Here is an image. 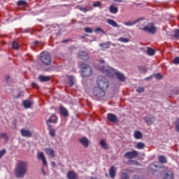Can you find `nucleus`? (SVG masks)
Listing matches in <instances>:
<instances>
[{
    "label": "nucleus",
    "mask_w": 179,
    "mask_h": 179,
    "mask_svg": "<svg viewBox=\"0 0 179 179\" xmlns=\"http://www.w3.org/2000/svg\"><path fill=\"white\" fill-rule=\"evenodd\" d=\"M138 155L139 154L138 151L132 150V151L126 152L124 156L125 159H135L136 157H138Z\"/></svg>",
    "instance_id": "6e6552de"
},
{
    "label": "nucleus",
    "mask_w": 179,
    "mask_h": 179,
    "mask_svg": "<svg viewBox=\"0 0 179 179\" xmlns=\"http://www.w3.org/2000/svg\"><path fill=\"white\" fill-rule=\"evenodd\" d=\"M48 131H49V135L52 138H55V129L51 126L50 124H48Z\"/></svg>",
    "instance_id": "6ab92c4d"
},
{
    "label": "nucleus",
    "mask_w": 179,
    "mask_h": 179,
    "mask_svg": "<svg viewBox=\"0 0 179 179\" xmlns=\"http://www.w3.org/2000/svg\"><path fill=\"white\" fill-rule=\"evenodd\" d=\"M2 138L4 139H8V134L6 133L0 134V139H2Z\"/></svg>",
    "instance_id": "ea45409f"
},
{
    "label": "nucleus",
    "mask_w": 179,
    "mask_h": 179,
    "mask_svg": "<svg viewBox=\"0 0 179 179\" xmlns=\"http://www.w3.org/2000/svg\"><path fill=\"white\" fill-rule=\"evenodd\" d=\"M136 149H139V150H142L145 148V143H142V142H139L136 144Z\"/></svg>",
    "instance_id": "473e14b6"
},
{
    "label": "nucleus",
    "mask_w": 179,
    "mask_h": 179,
    "mask_svg": "<svg viewBox=\"0 0 179 179\" xmlns=\"http://www.w3.org/2000/svg\"><path fill=\"white\" fill-rule=\"evenodd\" d=\"M119 41H121V43H129V39L128 38L121 37L119 38Z\"/></svg>",
    "instance_id": "4c0bfd02"
},
{
    "label": "nucleus",
    "mask_w": 179,
    "mask_h": 179,
    "mask_svg": "<svg viewBox=\"0 0 179 179\" xmlns=\"http://www.w3.org/2000/svg\"><path fill=\"white\" fill-rule=\"evenodd\" d=\"M80 75L82 78H89V76H92L93 70L92 69V66H90L89 64L82 63L80 64Z\"/></svg>",
    "instance_id": "7ed1b4c3"
},
{
    "label": "nucleus",
    "mask_w": 179,
    "mask_h": 179,
    "mask_svg": "<svg viewBox=\"0 0 179 179\" xmlns=\"http://www.w3.org/2000/svg\"><path fill=\"white\" fill-rule=\"evenodd\" d=\"M17 6H26L27 5V2L24 0H20L17 2Z\"/></svg>",
    "instance_id": "c756f323"
},
{
    "label": "nucleus",
    "mask_w": 179,
    "mask_h": 179,
    "mask_svg": "<svg viewBox=\"0 0 179 179\" xmlns=\"http://www.w3.org/2000/svg\"><path fill=\"white\" fill-rule=\"evenodd\" d=\"M99 62H100L101 64H104V59H100V60H99Z\"/></svg>",
    "instance_id": "4d7b16f0"
},
{
    "label": "nucleus",
    "mask_w": 179,
    "mask_h": 179,
    "mask_svg": "<svg viewBox=\"0 0 179 179\" xmlns=\"http://www.w3.org/2000/svg\"><path fill=\"white\" fill-rule=\"evenodd\" d=\"M103 71H104V72H106V73H107V75H108L110 78H112L113 76H114V75L116 76L117 79H118V80H120V82H125L126 80V78L125 76H124V74H122V73L120 72V71H117V70L111 68V67H108L107 69H103Z\"/></svg>",
    "instance_id": "f03ea898"
},
{
    "label": "nucleus",
    "mask_w": 179,
    "mask_h": 179,
    "mask_svg": "<svg viewBox=\"0 0 179 179\" xmlns=\"http://www.w3.org/2000/svg\"><path fill=\"white\" fill-rule=\"evenodd\" d=\"M155 79H158V80H161L163 79V75L160 74V73H157L155 75Z\"/></svg>",
    "instance_id": "58836bf2"
},
{
    "label": "nucleus",
    "mask_w": 179,
    "mask_h": 179,
    "mask_svg": "<svg viewBox=\"0 0 179 179\" xmlns=\"http://www.w3.org/2000/svg\"><path fill=\"white\" fill-rule=\"evenodd\" d=\"M176 131L179 134V117L176 120L175 122Z\"/></svg>",
    "instance_id": "c9c22d12"
},
{
    "label": "nucleus",
    "mask_w": 179,
    "mask_h": 179,
    "mask_svg": "<svg viewBox=\"0 0 179 179\" xmlns=\"http://www.w3.org/2000/svg\"><path fill=\"white\" fill-rule=\"evenodd\" d=\"M38 41H35L34 42V44H38Z\"/></svg>",
    "instance_id": "13d9d810"
},
{
    "label": "nucleus",
    "mask_w": 179,
    "mask_h": 179,
    "mask_svg": "<svg viewBox=\"0 0 179 179\" xmlns=\"http://www.w3.org/2000/svg\"><path fill=\"white\" fill-rule=\"evenodd\" d=\"M29 164L24 161H19L15 168V177L17 178H23L27 173V167Z\"/></svg>",
    "instance_id": "f257e3e1"
},
{
    "label": "nucleus",
    "mask_w": 179,
    "mask_h": 179,
    "mask_svg": "<svg viewBox=\"0 0 179 179\" xmlns=\"http://www.w3.org/2000/svg\"><path fill=\"white\" fill-rule=\"evenodd\" d=\"M40 60L44 65L48 66V65H51V55L48 52H42L41 54Z\"/></svg>",
    "instance_id": "423d86ee"
},
{
    "label": "nucleus",
    "mask_w": 179,
    "mask_h": 179,
    "mask_svg": "<svg viewBox=\"0 0 179 179\" xmlns=\"http://www.w3.org/2000/svg\"><path fill=\"white\" fill-rule=\"evenodd\" d=\"M107 23H108V24H110V26H113V27H118V24H117L116 22L112 19H108Z\"/></svg>",
    "instance_id": "393cba45"
},
{
    "label": "nucleus",
    "mask_w": 179,
    "mask_h": 179,
    "mask_svg": "<svg viewBox=\"0 0 179 179\" xmlns=\"http://www.w3.org/2000/svg\"><path fill=\"white\" fill-rule=\"evenodd\" d=\"M67 178L68 179H78V175L73 171H69L67 173Z\"/></svg>",
    "instance_id": "2eb2a0df"
},
{
    "label": "nucleus",
    "mask_w": 179,
    "mask_h": 179,
    "mask_svg": "<svg viewBox=\"0 0 179 179\" xmlns=\"http://www.w3.org/2000/svg\"><path fill=\"white\" fill-rule=\"evenodd\" d=\"M43 166H47V161L45 160V158L42 159Z\"/></svg>",
    "instance_id": "603ef678"
},
{
    "label": "nucleus",
    "mask_w": 179,
    "mask_h": 179,
    "mask_svg": "<svg viewBox=\"0 0 179 179\" xmlns=\"http://www.w3.org/2000/svg\"><path fill=\"white\" fill-rule=\"evenodd\" d=\"M109 10H110V13H113V14L118 13V8L117 7L114 6V5H111L110 6Z\"/></svg>",
    "instance_id": "b1692460"
},
{
    "label": "nucleus",
    "mask_w": 179,
    "mask_h": 179,
    "mask_svg": "<svg viewBox=\"0 0 179 179\" xmlns=\"http://www.w3.org/2000/svg\"><path fill=\"white\" fill-rule=\"evenodd\" d=\"M57 121H58V118L57 117V115H52L50 117V118H49L48 120L47 121V124L48 125H50V124H51L52 122H53V124H55Z\"/></svg>",
    "instance_id": "a211bd4d"
},
{
    "label": "nucleus",
    "mask_w": 179,
    "mask_h": 179,
    "mask_svg": "<svg viewBox=\"0 0 179 179\" xmlns=\"http://www.w3.org/2000/svg\"><path fill=\"white\" fill-rule=\"evenodd\" d=\"M38 159H41V160H43L44 159H45V157L44 156V153H43V152H39L38 154Z\"/></svg>",
    "instance_id": "a19ab883"
},
{
    "label": "nucleus",
    "mask_w": 179,
    "mask_h": 179,
    "mask_svg": "<svg viewBox=\"0 0 179 179\" xmlns=\"http://www.w3.org/2000/svg\"><path fill=\"white\" fill-rule=\"evenodd\" d=\"M51 166H52V167H56L57 164L54 162H51Z\"/></svg>",
    "instance_id": "864d4df0"
},
{
    "label": "nucleus",
    "mask_w": 179,
    "mask_h": 179,
    "mask_svg": "<svg viewBox=\"0 0 179 179\" xmlns=\"http://www.w3.org/2000/svg\"><path fill=\"white\" fill-rule=\"evenodd\" d=\"M20 134L24 138H31V136H33V133H31L30 130L26 129H22L20 130Z\"/></svg>",
    "instance_id": "1a4fd4ad"
},
{
    "label": "nucleus",
    "mask_w": 179,
    "mask_h": 179,
    "mask_svg": "<svg viewBox=\"0 0 179 179\" xmlns=\"http://www.w3.org/2000/svg\"><path fill=\"white\" fill-rule=\"evenodd\" d=\"M38 79L40 82H48L51 78L50 76H39Z\"/></svg>",
    "instance_id": "412c9836"
},
{
    "label": "nucleus",
    "mask_w": 179,
    "mask_h": 179,
    "mask_svg": "<svg viewBox=\"0 0 179 179\" xmlns=\"http://www.w3.org/2000/svg\"><path fill=\"white\" fill-rule=\"evenodd\" d=\"M122 179H129V176H128V173L124 172L122 173Z\"/></svg>",
    "instance_id": "79ce46f5"
},
{
    "label": "nucleus",
    "mask_w": 179,
    "mask_h": 179,
    "mask_svg": "<svg viewBox=\"0 0 179 179\" xmlns=\"http://www.w3.org/2000/svg\"><path fill=\"white\" fill-rule=\"evenodd\" d=\"M94 31L95 33H99V32L104 33V31L100 27L95 28Z\"/></svg>",
    "instance_id": "a18cd8bd"
},
{
    "label": "nucleus",
    "mask_w": 179,
    "mask_h": 179,
    "mask_svg": "<svg viewBox=\"0 0 179 179\" xmlns=\"http://www.w3.org/2000/svg\"><path fill=\"white\" fill-rule=\"evenodd\" d=\"M139 29L150 34H156L157 33V28L155 26V23H148L144 27H139Z\"/></svg>",
    "instance_id": "20e7f679"
},
{
    "label": "nucleus",
    "mask_w": 179,
    "mask_h": 179,
    "mask_svg": "<svg viewBox=\"0 0 179 179\" xmlns=\"http://www.w3.org/2000/svg\"><path fill=\"white\" fill-rule=\"evenodd\" d=\"M141 20H143V18H138L133 22L129 21L127 22H124L123 24H124V26H134V24H136V23H139Z\"/></svg>",
    "instance_id": "4468645a"
},
{
    "label": "nucleus",
    "mask_w": 179,
    "mask_h": 179,
    "mask_svg": "<svg viewBox=\"0 0 179 179\" xmlns=\"http://www.w3.org/2000/svg\"><path fill=\"white\" fill-rule=\"evenodd\" d=\"M84 30L85 33H93V29H92L90 27H85Z\"/></svg>",
    "instance_id": "c03bdc74"
},
{
    "label": "nucleus",
    "mask_w": 179,
    "mask_h": 179,
    "mask_svg": "<svg viewBox=\"0 0 179 179\" xmlns=\"http://www.w3.org/2000/svg\"><path fill=\"white\" fill-rule=\"evenodd\" d=\"M5 153H6V149H3L0 151V159H2V157H3V155H5Z\"/></svg>",
    "instance_id": "49530a36"
},
{
    "label": "nucleus",
    "mask_w": 179,
    "mask_h": 179,
    "mask_svg": "<svg viewBox=\"0 0 179 179\" xmlns=\"http://www.w3.org/2000/svg\"><path fill=\"white\" fill-rule=\"evenodd\" d=\"M5 79H6V83H8L9 80H10V76L7 75L5 76Z\"/></svg>",
    "instance_id": "3c124183"
},
{
    "label": "nucleus",
    "mask_w": 179,
    "mask_h": 179,
    "mask_svg": "<svg viewBox=\"0 0 179 179\" xmlns=\"http://www.w3.org/2000/svg\"><path fill=\"white\" fill-rule=\"evenodd\" d=\"M138 69L141 73H146L148 72V67L146 66H138Z\"/></svg>",
    "instance_id": "4be33fe9"
},
{
    "label": "nucleus",
    "mask_w": 179,
    "mask_h": 179,
    "mask_svg": "<svg viewBox=\"0 0 179 179\" xmlns=\"http://www.w3.org/2000/svg\"><path fill=\"white\" fill-rule=\"evenodd\" d=\"M115 174H117V169L115 166H112L109 169V176L110 178H115Z\"/></svg>",
    "instance_id": "f8f14e48"
},
{
    "label": "nucleus",
    "mask_w": 179,
    "mask_h": 179,
    "mask_svg": "<svg viewBox=\"0 0 179 179\" xmlns=\"http://www.w3.org/2000/svg\"><path fill=\"white\" fill-rule=\"evenodd\" d=\"M173 64H176V65H178L179 64V57H177L173 59Z\"/></svg>",
    "instance_id": "8fccbe9b"
},
{
    "label": "nucleus",
    "mask_w": 179,
    "mask_h": 179,
    "mask_svg": "<svg viewBox=\"0 0 179 179\" xmlns=\"http://www.w3.org/2000/svg\"><path fill=\"white\" fill-rule=\"evenodd\" d=\"M137 93H143L145 92V88L140 87L136 89Z\"/></svg>",
    "instance_id": "37998d69"
},
{
    "label": "nucleus",
    "mask_w": 179,
    "mask_h": 179,
    "mask_svg": "<svg viewBox=\"0 0 179 179\" xmlns=\"http://www.w3.org/2000/svg\"><path fill=\"white\" fill-rule=\"evenodd\" d=\"M99 143H100L101 146H102L103 149L108 148V146L107 145V143H106V141L101 140Z\"/></svg>",
    "instance_id": "2f4dec72"
},
{
    "label": "nucleus",
    "mask_w": 179,
    "mask_h": 179,
    "mask_svg": "<svg viewBox=\"0 0 179 179\" xmlns=\"http://www.w3.org/2000/svg\"><path fill=\"white\" fill-rule=\"evenodd\" d=\"M79 142L84 148H89V139L87 137H82L79 139Z\"/></svg>",
    "instance_id": "9b49d317"
},
{
    "label": "nucleus",
    "mask_w": 179,
    "mask_h": 179,
    "mask_svg": "<svg viewBox=\"0 0 179 179\" xmlns=\"http://www.w3.org/2000/svg\"><path fill=\"white\" fill-rule=\"evenodd\" d=\"M145 121L148 124H153L155 122V117H145Z\"/></svg>",
    "instance_id": "7c9ffc66"
},
{
    "label": "nucleus",
    "mask_w": 179,
    "mask_h": 179,
    "mask_svg": "<svg viewBox=\"0 0 179 179\" xmlns=\"http://www.w3.org/2000/svg\"><path fill=\"white\" fill-rule=\"evenodd\" d=\"M12 47L14 50H19V43H17L16 41H13Z\"/></svg>",
    "instance_id": "e433bc0d"
},
{
    "label": "nucleus",
    "mask_w": 179,
    "mask_h": 179,
    "mask_svg": "<svg viewBox=\"0 0 179 179\" xmlns=\"http://www.w3.org/2000/svg\"><path fill=\"white\" fill-rule=\"evenodd\" d=\"M92 94L95 97H104L106 96V90H103L99 87H94L92 90Z\"/></svg>",
    "instance_id": "0eeeda50"
},
{
    "label": "nucleus",
    "mask_w": 179,
    "mask_h": 179,
    "mask_svg": "<svg viewBox=\"0 0 179 179\" xmlns=\"http://www.w3.org/2000/svg\"><path fill=\"white\" fill-rule=\"evenodd\" d=\"M158 160L160 163H162V164L167 163V158H166V157L163 155H160L158 157Z\"/></svg>",
    "instance_id": "c85d7f7f"
},
{
    "label": "nucleus",
    "mask_w": 179,
    "mask_h": 179,
    "mask_svg": "<svg viewBox=\"0 0 179 179\" xmlns=\"http://www.w3.org/2000/svg\"><path fill=\"white\" fill-rule=\"evenodd\" d=\"M174 178V176L173 175V172L171 171H167L166 172L165 176L164 177V179H173Z\"/></svg>",
    "instance_id": "aec40b11"
},
{
    "label": "nucleus",
    "mask_w": 179,
    "mask_h": 179,
    "mask_svg": "<svg viewBox=\"0 0 179 179\" xmlns=\"http://www.w3.org/2000/svg\"><path fill=\"white\" fill-rule=\"evenodd\" d=\"M101 5V3L100 1H96L93 3V6L94 8H97V7L100 6Z\"/></svg>",
    "instance_id": "de8ad7c7"
},
{
    "label": "nucleus",
    "mask_w": 179,
    "mask_h": 179,
    "mask_svg": "<svg viewBox=\"0 0 179 179\" xmlns=\"http://www.w3.org/2000/svg\"><path fill=\"white\" fill-rule=\"evenodd\" d=\"M23 106L24 108H30V107H31V101L25 100L23 101Z\"/></svg>",
    "instance_id": "a878e982"
},
{
    "label": "nucleus",
    "mask_w": 179,
    "mask_h": 179,
    "mask_svg": "<svg viewBox=\"0 0 179 179\" xmlns=\"http://www.w3.org/2000/svg\"><path fill=\"white\" fill-rule=\"evenodd\" d=\"M173 37L174 38H179V29H174L173 30Z\"/></svg>",
    "instance_id": "72a5a7b5"
},
{
    "label": "nucleus",
    "mask_w": 179,
    "mask_h": 179,
    "mask_svg": "<svg viewBox=\"0 0 179 179\" xmlns=\"http://www.w3.org/2000/svg\"><path fill=\"white\" fill-rule=\"evenodd\" d=\"M98 87L107 90L108 89V80L106 77L99 76L96 80Z\"/></svg>",
    "instance_id": "39448f33"
},
{
    "label": "nucleus",
    "mask_w": 179,
    "mask_h": 179,
    "mask_svg": "<svg viewBox=\"0 0 179 179\" xmlns=\"http://www.w3.org/2000/svg\"><path fill=\"white\" fill-rule=\"evenodd\" d=\"M79 9H80L81 11L84 12V13H86V12H88V11H89V10L87 9V8L80 7Z\"/></svg>",
    "instance_id": "09e8293b"
},
{
    "label": "nucleus",
    "mask_w": 179,
    "mask_h": 179,
    "mask_svg": "<svg viewBox=\"0 0 179 179\" xmlns=\"http://www.w3.org/2000/svg\"><path fill=\"white\" fill-rule=\"evenodd\" d=\"M59 111L63 117H68L69 115V112H68V110L64 106L59 107Z\"/></svg>",
    "instance_id": "dca6fc26"
},
{
    "label": "nucleus",
    "mask_w": 179,
    "mask_h": 179,
    "mask_svg": "<svg viewBox=\"0 0 179 179\" xmlns=\"http://www.w3.org/2000/svg\"><path fill=\"white\" fill-rule=\"evenodd\" d=\"M107 120L110 121V122H113V124H115V122H118V117L113 113H108Z\"/></svg>",
    "instance_id": "9d476101"
},
{
    "label": "nucleus",
    "mask_w": 179,
    "mask_h": 179,
    "mask_svg": "<svg viewBox=\"0 0 179 179\" xmlns=\"http://www.w3.org/2000/svg\"><path fill=\"white\" fill-rule=\"evenodd\" d=\"M45 151L46 152V155H48V156H50L52 158H53L55 156V152L52 148H45Z\"/></svg>",
    "instance_id": "f3484780"
},
{
    "label": "nucleus",
    "mask_w": 179,
    "mask_h": 179,
    "mask_svg": "<svg viewBox=\"0 0 179 179\" xmlns=\"http://www.w3.org/2000/svg\"><path fill=\"white\" fill-rule=\"evenodd\" d=\"M142 132L139 131H136L134 132V138L135 139H142Z\"/></svg>",
    "instance_id": "bb28decb"
},
{
    "label": "nucleus",
    "mask_w": 179,
    "mask_h": 179,
    "mask_svg": "<svg viewBox=\"0 0 179 179\" xmlns=\"http://www.w3.org/2000/svg\"><path fill=\"white\" fill-rule=\"evenodd\" d=\"M78 56L80 59H84V61H87L90 58L89 55L86 52H79Z\"/></svg>",
    "instance_id": "ddd939ff"
},
{
    "label": "nucleus",
    "mask_w": 179,
    "mask_h": 179,
    "mask_svg": "<svg viewBox=\"0 0 179 179\" xmlns=\"http://www.w3.org/2000/svg\"><path fill=\"white\" fill-rule=\"evenodd\" d=\"M69 85L70 87H72V86L75 85V78H73V76L69 77Z\"/></svg>",
    "instance_id": "cd10ccee"
},
{
    "label": "nucleus",
    "mask_w": 179,
    "mask_h": 179,
    "mask_svg": "<svg viewBox=\"0 0 179 179\" xmlns=\"http://www.w3.org/2000/svg\"><path fill=\"white\" fill-rule=\"evenodd\" d=\"M32 87H37V84L35 83H32Z\"/></svg>",
    "instance_id": "6e6d98bb"
},
{
    "label": "nucleus",
    "mask_w": 179,
    "mask_h": 179,
    "mask_svg": "<svg viewBox=\"0 0 179 179\" xmlns=\"http://www.w3.org/2000/svg\"><path fill=\"white\" fill-rule=\"evenodd\" d=\"M119 2H121V0H118Z\"/></svg>",
    "instance_id": "052dcab7"
},
{
    "label": "nucleus",
    "mask_w": 179,
    "mask_h": 179,
    "mask_svg": "<svg viewBox=\"0 0 179 179\" xmlns=\"http://www.w3.org/2000/svg\"><path fill=\"white\" fill-rule=\"evenodd\" d=\"M154 167H157L156 165H152Z\"/></svg>",
    "instance_id": "bf43d9fd"
},
{
    "label": "nucleus",
    "mask_w": 179,
    "mask_h": 179,
    "mask_svg": "<svg viewBox=\"0 0 179 179\" xmlns=\"http://www.w3.org/2000/svg\"><path fill=\"white\" fill-rule=\"evenodd\" d=\"M41 171H42L43 176H45V171H44V168L41 169Z\"/></svg>",
    "instance_id": "5fc2aeb1"
},
{
    "label": "nucleus",
    "mask_w": 179,
    "mask_h": 179,
    "mask_svg": "<svg viewBox=\"0 0 179 179\" xmlns=\"http://www.w3.org/2000/svg\"><path fill=\"white\" fill-rule=\"evenodd\" d=\"M155 52V50H153L152 48H148L147 53L148 55H153Z\"/></svg>",
    "instance_id": "f704fd0d"
},
{
    "label": "nucleus",
    "mask_w": 179,
    "mask_h": 179,
    "mask_svg": "<svg viewBox=\"0 0 179 179\" xmlns=\"http://www.w3.org/2000/svg\"><path fill=\"white\" fill-rule=\"evenodd\" d=\"M110 45H111V43L110 42H107V43H100L99 44V47L103 48V50H107V48H108L110 47Z\"/></svg>",
    "instance_id": "5701e85b"
},
{
    "label": "nucleus",
    "mask_w": 179,
    "mask_h": 179,
    "mask_svg": "<svg viewBox=\"0 0 179 179\" xmlns=\"http://www.w3.org/2000/svg\"><path fill=\"white\" fill-rule=\"evenodd\" d=\"M146 80H149V78H146Z\"/></svg>",
    "instance_id": "680f3d73"
}]
</instances>
